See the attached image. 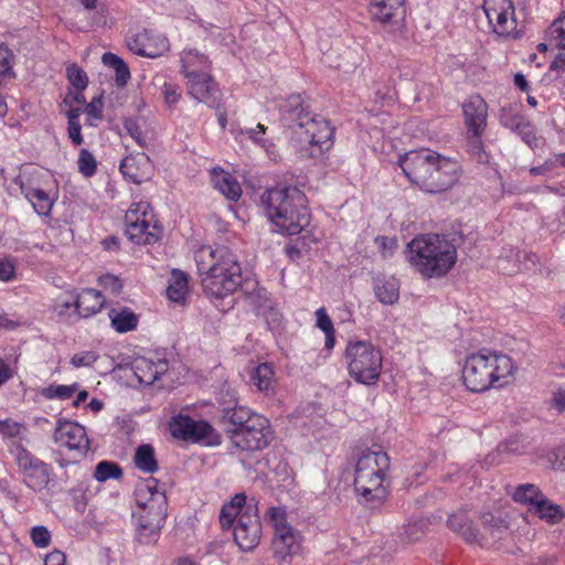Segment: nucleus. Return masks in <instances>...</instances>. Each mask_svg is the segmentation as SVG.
Listing matches in <instances>:
<instances>
[{
	"mask_svg": "<svg viewBox=\"0 0 565 565\" xmlns=\"http://www.w3.org/2000/svg\"><path fill=\"white\" fill-rule=\"evenodd\" d=\"M260 203L268 220L278 232L297 235L310 223V212L305 193L294 185L267 189Z\"/></svg>",
	"mask_w": 565,
	"mask_h": 565,
	"instance_id": "1",
	"label": "nucleus"
},
{
	"mask_svg": "<svg viewBox=\"0 0 565 565\" xmlns=\"http://www.w3.org/2000/svg\"><path fill=\"white\" fill-rule=\"evenodd\" d=\"M515 370L509 355L482 349L467 356L461 373L463 384L469 391L483 393L507 385Z\"/></svg>",
	"mask_w": 565,
	"mask_h": 565,
	"instance_id": "2",
	"label": "nucleus"
},
{
	"mask_svg": "<svg viewBox=\"0 0 565 565\" xmlns=\"http://www.w3.org/2000/svg\"><path fill=\"white\" fill-rule=\"evenodd\" d=\"M408 260L427 279L446 275L457 262L456 246L445 236L423 234L408 244Z\"/></svg>",
	"mask_w": 565,
	"mask_h": 565,
	"instance_id": "3",
	"label": "nucleus"
},
{
	"mask_svg": "<svg viewBox=\"0 0 565 565\" xmlns=\"http://www.w3.org/2000/svg\"><path fill=\"white\" fill-rule=\"evenodd\" d=\"M390 457L382 450H366L355 463L353 488L359 502L381 504L388 494Z\"/></svg>",
	"mask_w": 565,
	"mask_h": 565,
	"instance_id": "4",
	"label": "nucleus"
},
{
	"mask_svg": "<svg viewBox=\"0 0 565 565\" xmlns=\"http://www.w3.org/2000/svg\"><path fill=\"white\" fill-rule=\"evenodd\" d=\"M220 523L224 530L233 527L234 541L243 551H252L260 542L262 523L257 501H247L245 493H237L223 504Z\"/></svg>",
	"mask_w": 565,
	"mask_h": 565,
	"instance_id": "5",
	"label": "nucleus"
},
{
	"mask_svg": "<svg viewBox=\"0 0 565 565\" xmlns=\"http://www.w3.org/2000/svg\"><path fill=\"white\" fill-rule=\"evenodd\" d=\"M286 113L290 120L295 121L291 126L300 136L303 135V141L310 143L317 149L310 156L322 154L333 145V129L328 120L320 116H312L302 104L300 95L290 96L286 103Z\"/></svg>",
	"mask_w": 565,
	"mask_h": 565,
	"instance_id": "6",
	"label": "nucleus"
},
{
	"mask_svg": "<svg viewBox=\"0 0 565 565\" xmlns=\"http://www.w3.org/2000/svg\"><path fill=\"white\" fill-rule=\"evenodd\" d=\"M349 375L358 383L374 385L381 375L383 356L369 341L349 342L345 349Z\"/></svg>",
	"mask_w": 565,
	"mask_h": 565,
	"instance_id": "7",
	"label": "nucleus"
},
{
	"mask_svg": "<svg viewBox=\"0 0 565 565\" xmlns=\"http://www.w3.org/2000/svg\"><path fill=\"white\" fill-rule=\"evenodd\" d=\"M127 237L138 245H152L162 236V227L154 220L148 202L132 203L125 214Z\"/></svg>",
	"mask_w": 565,
	"mask_h": 565,
	"instance_id": "8",
	"label": "nucleus"
},
{
	"mask_svg": "<svg viewBox=\"0 0 565 565\" xmlns=\"http://www.w3.org/2000/svg\"><path fill=\"white\" fill-rule=\"evenodd\" d=\"M199 274L205 279H218V282H235L241 276V265L226 248L202 247L195 253ZM204 280V278H202Z\"/></svg>",
	"mask_w": 565,
	"mask_h": 565,
	"instance_id": "9",
	"label": "nucleus"
},
{
	"mask_svg": "<svg viewBox=\"0 0 565 565\" xmlns=\"http://www.w3.org/2000/svg\"><path fill=\"white\" fill-rule=\"evenodd\" d=\"M266 515L274 527L271 541L274 557L279 563L288 562L300 553L302 535L287 522V513L284 508L271 507L267 510Z\"/></svg>",
	"mask_w": 565,
	"mask_h": 565,
	"instance_id": "10",
	"label": "nucleus"
},
{
	"mask_svg": "<svg viewBox=\"0 0 565 565\" xmlns=\"http://www.w3.org/2000/svg\"><path fill=\"white\" fill-rule=\"evenodd\" d=\"M436 151L423 148L405 153L399 158L398 163L408 178L422 191L428 193V188H436L440 180L431 177V171L439 166H435Z\"/></svg>",
	"mask_w": 565,
	"mask_h": 565,
	"instance_id": "11",
	"label": "nucleus"
},
{
	"mask_svg": "<svg viewBox=\"0 0 565 565\" xmlns=\"http://www.w3.org/2000/svg\"><path fill=\"white\" fill-rule=\"evenodd\" d=\"M233 447L242 451L259 450L268 446L270 438L269 420L263 415L252 416L241 428H226Z\"/></svg>",
	"mask_w": 565,
	"mask_h": 565,
	"instance_id": "12",
	"label": "nucleus"
},
{
	"mask_svg": "<svg viewBox=\"0 0 565 565\" xmlns=\"http://www.w3.org/2000/svg\"><path fill=\"white\" fill-rule=\"evenodd\" d=\"M15 462L22 483L34 492L47 488L52 480V468L22 446L17 448Z\"/></svg>",
	"mask_w": 565,
	"mask_h": 565,
	"instance_id": "13",
	"label": "nucleus"
},
{
	"mask_svg": "<svg viewBox=\"0 0 565 565\" xmlns=\"http://www.w3.org/2000/svg\"><path fill=\"white\" fill-rule=\"evenodd\" d=\"M482 8L495 34L504 38H518L520 35L512 1L484 0Z\"/></svg>",
	"mask_w": 565,
	"mask_h": 565,
	"instance_id": "14",
	"label": "nucleus"
},
{
	"mask_svg": "<svg viewBox=\"0 0 565 565\" xmlns=\"http://www.w3.org/2000/svg\"><path fill=\"white\" fill-rule=\"evenodd\" d=\"M154 503V507L152 504L150 510L134 512V518L136 519V535L138 542L141 544H151L159 539L161 527L167 516V508H162L161 497H158Z\"/></svg>",
	"mask_w": 565,
	"mask_h": 565,
	"instance_id": "15",
	"label": "nucleus"
},
{
	"mask_svg": "<svg viewBox=\"0 0 565 565\" xmlns=\"http://www.w3.org/2000/svg\"><path fill=\"white\" fill-rule=\"evenodd\" d=\"M54 441L84 457L89 450V440L86 429L73 420L58 419L53 434Z\"/></svg>",
	"mask_w": 565,
	"mask_h": 565,
	"instance_id": "16",
	"label": "nucleus"
},
{
	"mask_svg": "<svg viewBox=\"0 0 565 565\" xmlns=\"http://www.w3.org/2000/svg\"><path fill=\"white\" fill-rule=\"evenodd\" d=\"M170 431L177 439L191 443L209 440L214 428L205 420H195L190 416H174L170 424Z\"/></svg>",
	"mask_w": 565,
	"mask_h": 565,
	"instance_id": "17",
	"label": "nucleus"
},
{
	"mask_svg": "<svg viewBox=\"0 0 565 565\" xmlns=\"http://www.w3.org/2000/svg\"><path fill=\"white\" fill-rule=\"evenodd\" d=\"M128 49L136 55L156 58L169 49V41L161 35L151 34L149 31H140L127 39Z\"/></svg>",
	"mask_w": 565,
	"mask_h": 565,
	"instance_id": "18",
	"label": "nucleus"
},
{
	"mask_svg": "<svg viewBox=\"0 0 565 565\" xmlns=\"http://www.w3.org/2000/svg\"><path fill=\"white\" fill-rule=\"evenodd\" d=\"M435 166H439L431 171V177L436 180L439 178V184L436 188H428V193L437 194L451 189L460 178V164L458 161L439 154H435Z\"/></svg>",
	"mask_w": 565,
	"mask_h": 565,
	"instance_id": "19",
	"label": "nucleus"
},
{
	"mask_svg": "<svg viewBox=\"0 0 565 565\" xmlns=\"http://www.w3.org/2000/svg\"><path fill=\"white\" fill-rule=\"evenodd\" d=\"M189 94L199 103L211 108H218L220 89L209 73L188 78Z\"/></svg>",
	"mask_w": 565,
	"mask_h": 565,
	"instance_id": "20",
	"label": "nucleus"
},
{
	"mask_svg": "<svg viewBox=\"0 0 565 565\" xmlns=\"http://www.w3.org/2000/svg\"><path fill=\"white\" fill-rule=\"evenodd\" d=\"M119 169L128 181L136 184L150 180L153 172L152 162L145 152L125 157L120 162Z\"/></svg>",
	"mask_w": 565,
	"mask_h": 565,
	"instance_id": "21",
	"label": "nucleus"
},
{
	"mask_svg": "<svg viewBox=\"0 0 565 565\" xmlns=\"http://www.w3.org/2000/svg\"><path fill=\"white\" fill-rule=\"evenodd\" d=\"M468 134L478 135L487 127L488 104L480 95H472L462 104Z\"/></svg>",
	"mask_w": 565,
	"mask_h": 565,
	"instance_id": "22",
	"label": "nucleus"
},
{
	"mask_svg": "<svg viewBox=\"0 0 565 565\" xmlns=\"http://www.w3.org/2000/svg\"><path fill=\"white\" fill-rule=\"evenodd\" d=\"M14 183L20 186L21 192L31 202L39 215L47 216L51 214L54 200L46 191L36 185L31 178L19 175L14 179Z\"/></svg>",
	"mask_w": 565,
	"mask_h": 565,
	"instance_id": "23",
	"label": "nucleus"
},
{
	"mask_svg": "<svg viewBox=\"0 0 565 565\" xmlns=\"http://www.w3.org/2000/svg\"><path fill=\"white\" fill-rule=\"evenodd\" d=\"M104 295L94 288H83L75 295V309L78 310L79 318L87 319L97 312L105 305Z\"/></svg>",
	"mask_w": 565,
	"mask_h": 565,
	"instance_id": "24",
	"label": "nucleus"
},
{
	"mask_svg": "<svg viewBox=\"0 0 565 565\" xmlns=\"http://www.w3.org/2000/svg\"><path fill=\"white\" fill-rule=\"evenodd\" d=\"M181 73L185 78L209 73L211 61L196 49H185L180 54Z\"/></svg>",
	"mask_w": 565,
	"mask_h": 565,
	"instance_id": "25",
	"label": "nucleus"
},
{
	"mask_svg": "<svg viewBox=\"0 0 565 565\" xmlns=\"http://www.w3.org/2000/svg\"><path fill=\"white\" fill-rule=\"evenodd\" d=\"M168 370L166 361L153 362L146 358H136L132 362V371L140 384L151 385L161 374Z\"/></svg>",
	"mask_w": 565,
	"mask_h": 565,
	"instance_id": "26",
	"label": "nucleus"
},
{
	"mask_svg": "<svg viewBox=\"0 0 565 565\" xmlns=\"http://www.w3.org/2000/svg\"><path fill=\"white\" fill-rule=\"evenodd\" d=\"M405 0H371L370 13L373 20L387 24L394 18L403 17Z\"/></svg>",
	"mask_w": 565,
	"mask_h": 565,
	"instance_id": "27",
	"label": "nucleus"
},
{
	"mask_svg": "<svg viewBox=\"0 0 565 565\" xmlns=\"http://www.w3.org/2000/svg\"><path fill=\"white\" fill-rule=\"evenodd\" d=\"M161 497L162 508H167V498L163 491L158 490V481L149 478L140 482L135 490L137 511L150 510V507L156 504L157 498Z\"/></svg>",
	"mask_w": 565,
	"mask_h": 565,
	"instance_id": "28",
	"label": "nucleus"
},
{
	"mask_svg": "<svg viewBox=\"0 0 565 565\" xmlns=\"http://www.w3.org/2000/svg\"><path fill=\"white\" fill-rule=\"evenodd\" d=\"M447 524L451 531L458 533L465 541L483 545L482 539L479 537V533L466 511L459 510L450 514Z\"/></svg>",
	"mask_w": 565,
	"mask_h": 565,
	"instance_id": "29",
	"label": "nucleus"
},
{
	"mask_svg": "<svg viewBox=\"0 0 565 565\" xmlns=\"http://www.w3.org/2000/svg\"><path fill=\"white\" fill-rule=\"evenodd\" d=\"M212 182L225 198L231 201H237L241 198L242 189L236 179L222 169L212 170Z\"/></svg>",
	"mask_w": 565,
	"mask_h": 565,
	"instance_id": "30",
	"label": "nucleus"
},
{
	"mask_svg": "<svg viewBox=\"0 0 565 565\" xmlns=\"http://www.w3.org/2000/svg\"><path fill=\"white\" fill-rule=\"evenodd\" d=\"M250 382L257 390L266 395L275 390L276 373L270 363H260L252 372Z\"/></svg>",
	"mask_w": 565,
	"mask_h": 565,
	"instance_id": "31",
	"label": "nucleus"
},
{
	"mask_svg": "<svg viewBox=\"0 0 565 565\" xmlns=\"http://www.w3.org/2000/svg\"><path fill=\"white\" fill-rule=\"evenodd\" d=\"M108 316L111 327L119 333L132 331L138 326V316L130 308H113Z\"/></svg>",
	"mask_w": 565,
	"mask_h": 565,
	"instance_id": "32",
	"label": "nucleus"
},
{
	"mask_svg": "<svg viewBox=\"0 0 565 565\" xmlns=\"http://www.w3.org/2000/svg\"><path fill=\"white\" fill-rule=\"evenodd\" d=\"M257 413L252 412L245 406H239L235 403L233 406H226L222 409V420L230 424L231 428H241L247 424L252 416H256Z\"/></svg>",
	"mask_w": 565,
	"mask_h": 565,
	"instance_id": "33",
	"label": "nucleus"
},
{
	"mask_svg": "<svg viewBox=\"0 0 565 565\" xmlns=\"http://www.w3.org/2000/svg\"><path fill=\"white\" fill-rule=\"evenodd\" d=\"M541 520L556 524L565 518V512L562 507L554 503L545 495L537 502L536 507L532 510Z\"/></svg>",
	"mask_w": 565,
	"mask_h": 565,
	"instance_id": "34",
	"label": "nucleus"
},
{
	"mask_svg": "<svg viewBox=\"0 0 565 565\" xmlns=\"http://www.w3.org/2000/svg\"><path fill=\"white\" fill-rule=\"evenodd\" d=\"M134 461L136 467L145 473H153L158 470V462L151 445L139 446L136 449Z\"/></svg>",
	"mask_w": 565,
	"mask_h": 565,
	"instance_id": "35",
	"label": "nucleus"
},
{
	"mask_svg": "<svg viewBox=\"0 0 565 565\" xmlns=\"http://www.w3.org/2000/svg\"><path fill=\"white\" fill-rule=\"evenodd\" d=\"M102 61L106 66L115 71L117 86L122 87L128 83L130 71L122 58L111 52H106L103 54Z\"/></svg>",
	"mask_w": 565,
	"mask_h": 565,
	"instance_id": "36",
	"label": "nucleus"
},
{
	"mask_svg": "<svg viewBox=\"0 0 565 565\" xmlns=\"http://www.w3.org/2000/svg\"><path fill=\"white\" fill-rule=\"evenodd\" d=\"M544 497L541 490L532 484L524 483L515 488L513 500L520 503L532 505V510L536 507L537 502Z\"/></svg>",
	"mask_w": 565,
	"mask_h": 565,
	"instance_id": "37",
	"label": "nucleus"
},
{
	"mask_svg": "<svg viewBox=\"0 0 565 565\" xmlns=\"http://www.w3.org/2000/svg\"><path fill=\"white\" fill-rule=\"evenodd\" d=\"M252 289H246L245 295L250 305L255 307L258 315H265L268 305H271V301L268 297V292L265 287L260 285H250Z\"/></svg>",
	"mask_w": 565,
	"mask_h": 565,
	"instance_id": "38",
	"label": "nucleus"
},
{
	"mask_svg": "<svg viewBox=\"0 0 565 565\" xmlns=\"http://www.w3.org/2000/svg\"><path fill=\"white\" fill-rule=\"evenodd\" d=\"M79 388L78 383H73L71 385H49L43 387L41 391V395L46 399H60L66 401L70 399Z\"/></svg>",
	"mask_w": 565,
	"mask_h": 565,
	"instance_id": "39",
	"label": "nucleus"
},
{
	"mask_svg": "<svg viewBox=\"0 0 565 565\" xmlns=\"http://www.w3.org/2000/svg\"><path fill=\"white\" fill-rule=\"evenodd\" d=\"M121 468L119 467L118 463L114 461L104 460L98 462L97 466L95 467L94 478L98 482H105L109 479L117 480L121 478Z\"/></svg>",
	"mask_w": 565,
	"mask_h": 565,
	"instance_id": "40",
	"label": "nucleus"
},
{
	"mask_svg": "<svg viewBox=\"0 0 565 565\" xmlns=\"http://www.w3.org/2000/svg\"><path fill=\"white\" fill-rule=\"evenodd\" d=\"M54 310L60 320L66 324H75L81 318L75 309V297L72 300L57 302Z\"/></svg>",
	"mask_w": 565,
	"mask_h": 565,
	"instance_id": "41",
	"label": "nucleus"
},
{
	"mask_svg": "<svg viewBox=\"0 0 565 565\" xmlns=\"http://www.w3.org/2000/svg\"><path fill=\"white\" fill-rule=\"evenodd\" d=\"M483 531L497 536L508 529V523L501 516H495L491 512H484L480 516Z\"/></svg>",
	"mask_w": 565,
	"mask_h": 565,
	"instance_id": "42",
	"label": "nucleus"
},
{
	"mask_svg": "<svg viewBox=\"0 0 565 565\" xmlns=\"http://www.w3.org/2000/svg\"><path fill=\"white\" fill-rule=\"evenodd\" d=\"M66 77L76 90H85L88 85L86 72L75 63L66 67Z\"/></svg>",
	"mask_w": 565,
	"mask_h": 565,
	"instance_id": "43",
	"label": "nucleus"
},
{
	"mask_svg": "<svg viewBox=\"0 0 565 565\" xmlns=\"http://www.w3.org/2000/svg\"><path fill=\"white\" fill-rule=\"evenodd\" d=\"M547 36L551 43L565 51V14L551 24Z\"/></svg>",
	"mask_w": 565,
	"mask_h": 565,
	"instance_id": "44",
	"label": "nucleus"
},
{
	"mask_svg": "<svg viewBox=\"0 0 565 565\" xmlns=\"http://www.w3.org/2000/svg\"><path fill=\"white\" fill-rule=\"evenodd\" d=\"M235 285H204V294L215 306L235 291Z\"/></svg>",
	"mask_w": 565,
	"mask_h": 565,
	"instance_id": "45",
	"label": "nucleus"
},
{
	"mask_svg": "<svg viewBox=\"0 0 565 565\" xmlns=\"http://www.w3.org/2000/svg\"><path fill=\"white\" fill-rule=\"evenodd\" d=\"M374 295L380 302L394 305L399 298V289L397 285H376Z\"/></svg>",
	"mask_w": 565,
	"mask_h": 565,
	"instance_id": "46",
	"label": "nucleus"
},
{
	"mask_svg": "<svg viewBox=\"0 0 565 565\" xmlns=\"http://www.w3.org/2000/svg\"><path fill=\"white\" fill-rule=\"evenodd\" d=\"M97 169L94 156L87 150L82 149L78 157V170L85 177H92Z\"/></svg>",
	"mask_w": 565,
	"mask_h": 565,
	"instance_id": "47",
	"label": "nucleus"
},
{
	"mask_svg": "<svg viewBox=\"0 0 565 565\" xmlns=\"http://www.w3.org/2000/svg\"><path fill=\"white\" fill-rule=\"evenodd\" d=\"M83 111L87 115L88 125L95 126V120L103 118V97H94L90 103L85 104Z\"/></svg>",
	"mask_w": 565,
	"mask_h": 565,
	"instance_id": "48",
	"label": "nucleus"
},
{
	"mask_svg": "<svg viewBox=\"0 0 565 565\" xmlns=\"http://www.w3.org/2000/svg\"><path fill=\"white\" fill-rule=\"evenodd\" d=\"M166 292L171 302L183 306L189 295V285H168Z\"/></svg>",
	"mask_w": 565,
	"mask_h": 565,
	"instance_id": "49",
	"label": "nucleus"
},
{
	"mask_svg": "<svg viewBox=\"0 0 565 565\" xmlns=\"http://www.w3.org/2000/svg\"><path fill=\"white\" fill-rule=\"evenodd\" d=\"M161 94L168 107L177 105L181 98V88L174 83H164L161 88Z\"/></svg>",
	"mask_w": 565,
	"mask_h": 565,
	"instance_id": "50",
	"label": "nucleus"
},
{
	"mask_svg": "<svg viewBox=\"0 0 565 565\" xmlns=\"http://www.w3.org/2000/svg\"><path fill=\"white\" fill-rule=\"evenodd\" d=\"M12 52L2 43H0V77L14 75L12 72Z\"/></svg>",
	"mask_w": 565,
	"mask_h": 565,
	"instance_id": "51",
	"label": "nucleus"
},
{
	"mask_svg": "<svg viewBox=\"0 0 565 565\" xmlns=\"http://www.w3.org/2000/svg\"><path fill=\"white\" fill-rule=\"evenodd\" d=\"M31 539L36 547L43 548L49 546L51 534L45 526L38 525L31 530Z\"/></svg>",
	"mask_w": 565,
	"mask_h": 565,
	"instance_id": "52",
	"label": "nucleus"
},
{
	"mask_svg": "<svg viewBox=\"0 0 565 565\" xmlns=\"http://www.w3.org/2000/svg\"><path fill=\"white\" fill-rule=\"evenodd\" d=\"M98 360V354L94 351H85L73 355L71 364L74 367L90 366Z\"/></svg>",
	"mask_w": 565,
	"mask_h": 565,
	"instance_id": "53",
	"label": "nucleus"
},
{
	"mask_svg": "<svg viewBox=\"0 0 565 565\" xmlns=\"http://www.w3.org/2000/svg\"><path fill=\"white\" fill-rule=\"evenodd\" d=\"M124 128L128 132V135L141 147L145 148L147 146V142L145 138L142 137V130L138 126V124L131 119L127 118L124 121Z\"/></svg>",
	"mask_w": 565,
	"mask_h": 565,
	"instance_id": "54",
	"label": "nucleus"
},
{
	"mask_svg": "<svg viewBox=\"0 0 565 565\" xmlns=\"http://www.w3.org/2000/svg\"><path fill=\"white\" fill-rule=\"evenodd\" d=\"M523 116L514 111L511 107H503L500 111V122L503 127L512 129Z\"/></svg>",
	"mask_w": 565,
	"mask_h": 565,
	"instance_id": "55",
	"label": "nucleus"
},
{
	"mask_svg": "<svg viewBox=\"0 0 565 565\" xmlns=\"http://www.w3.org/2000/svg\"><path fill=\"white\" fill-rule=\"evenodd\" d=\"M15 277V264L12 259L0 257V280L9 281Z\"/></svg>",
	"mask_w": 565,
	"mask_h": 565,
	"instance_id": "56",
	"label": "nucleus"
},
{
	"mask_svg": "<svg viewBox=\"0 0 565 565\" xmlns=\"http://www.w3.org/2000/svg\"><path fill=\"white\" fill-rule=\"evenodd\" d=\"M266 129L267 128L263 124H257L255 128L239 129L236 135V139H238L239 136H247L254 142L262 143V136L265 134Z\"/></svg>",
	"mask_w": 565,
	"mask_h": 565,
	"instance_id": "57",
	"label": "nucleus"
},
{
	"mask_svg": "<svg viewBox=\"0 0 565 565\" xmlns=\"http://www.w3.org/2000/svg\"><path fill=\"white\" fill-rule=\"evenodd\" d=\"M317 327L323 332H332L334 330L333 323L323 307L316 311Z\"/></svg>",
	"mask_w": 565,
	"mask_h": 565,
	"instance_id": "58",
	"label": "nucleus"
},
{
	"mask_svg": "<svg viewBox=\"0 0 565 565\" xmlns=\"http://www.w3.org/2000/svg\"><path fill=\"white\" fill-rule=\"evenodd\" d=\"M522 140L531 148H534L537 146V138H536V134H535V128L534 126L531 124V121L527 122V127H524V130L522 129L519 134H518Z\"/></svg>",
	"mask_w": 565,
	"mask_h": 565,
	"instance_id": "59",
	"label": "nucleus"
},
{
	"mask_svg": "<svg viewBox=\"0 0 565 565\" xmlns=\"http://www.w3.org/2000/svg\"><path fill=\"white\" fill-rule=\"evenodd\" d=\"M522 140L531 148H534L537 146V138H536V134H535V128L534 126L531 124V121L527 122V127H524V130L522 129L519 134H518Z\"/></svg>",
	"mask_w": 565,
	"mask_h": 565,
	"instance_id": "60",
	"label": "nucleus"
},
{
	"mask_svg": "<svg viewBox=\"0 0 565 565\" xmlns=\"http://www.w3.org/2000/svg\"><path fill=\"white\" fill-rule=\"evenodd\" d=\"M81 130L79 121H67L68 137L75 146H79L83 142Z\"/></svg>",
	"mask_w": 565,
	"mask_h": 565,
	"instance_id": "61",
	"label": "nucleus"
},
{
	"mask_svg": "<svg viewBox=\"0 0 565 565\" xmlns=\"http://www.w3.org/2000/svg\"><path fill=\"white\" fill-rule=\"evenodd\" d=\"M0 433L8 437H14L20 433V425L11 419L0 420Z\"/></svg>",
	"mask_w": 565,
	"mask_h": 565,
	"instance_id": "62",
	"label": "nucleus"
},
{
	"mask_svg": "<svg viewBox=\"0 0 565 565\" xmlns=\"http://www.w3.org/2000/svg\"><path fill=\"white\" fill-rule=\"evenodd\" d=\"M375 241L382 248L383 256H385V257L391 255L392 252L397 247V241L395 238H390L386 236H379V237H376Z\"/></svg>",
	"mask_w": 565,
	"mask_h": 565,
	"instance_id": "63",
	"label": "nucleus"
},
{
	"mask_svg": "<svg viewBox=\"0 0 565 565\" xmlns=\"http://www.w3.org/2000/svg\"><path fill=\"white\" fill-rule=\"evenodd\" d=\"M74 104L85 105L86 99L83 95V90H76L75 93L68 92L65 96L62 106H73Z\"/></svg>",
	"mask_w": 565,
	"mask_h": 565,
	"instance_id": "64",
	"label": "nucleus"
}]
</instances>
